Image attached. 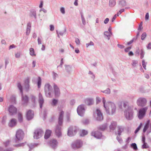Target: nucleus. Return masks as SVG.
I'll return each instance as SVG.
<instances>
[{
  "label": "nucleus",
  "instance_id": "f257e3e1",
  "mask_svg": "<svg viewBox=\"0 0 151 151\" xmlns=\"http://www.w3.org/2000/svg\"><path fill=\"white\" fill-rule=\"evenodd\" d=\"M64 113L63 111L60 112L58 118V124L57 126L55 129L56 135L58 137L61 136L62 134L61 126L63 124Z\"/></svg>",
  "mask_w": 151,
  "mask_h": 151
},
{
  "label": "nucleus",
  "instance_id": "f03ea898",
  "mask_svg": "<svg viewBox=\"0 0 151 151\" xmlns=\"http://www.w3.org/2000/svg\"><path fill=\"white\" fill-rule=\"evenodd\" d=\"M106 113L110 115H113L114 114L116 111V107L114 103L109 102V104L104 108Z\"/></svg>",
  "mask_w": 151,
  "mask_h": 151
},
{
  "label": "nucleus",
  "instance_id": "7ed1b4c3",
  "mask_svg": "<svg viewBox=\"0 0 151 151\" xmlns=\"http://www.w3.org/2000/svg\"><path fill=\"white\" fill-rule=\"evenodd\" d=\"M134 111L132 108L128 107L125 109L124 111V116L126 119L128 120H132L134 118Z\"/></svg>",
  "mask_w": 151,
  "mask_h": 151
},
{
  "label": "nucleus",
  "instance_id": "20e7f679",
  "mask_svg": "<svg viewBox=\"0 0 151 151\" xmlns=\"http://www.w3.org/2000/svg\"><path fill=\"white\" fill-rule=\"evenodd\" d=\"M44 91L45 96L49 98L52 97L53 91L52 87L50 84L47 83L45 85Z\"/></svg>",
  "mask_w": 151,
  "mask_h": 151
},
{
  "label": "nucleus",
  "instance_id": "39448f33",
  "mask_svg": "<svg viewBox=\"0 0 151 151\" xmlns=\"http://www.w3.org/2000/svg\"><path fill=\"white\" fill-rule=\"evenodd\" d=\"M17 86L20 90V92L22 94V104L23 105H26L28 103L29 98L26 95H23L22 87L20 83H19L18 84Z\"/></svg>",
  "mask_w": 151,
  "mask_h": 151
},
{
  "label": "nucleus",
  "instance_id": "423d86ee",
  "mask_svg": "<svg viewBox=\"0 0 151 151\" xmlns=\"http://www.w3.org/2000/svg\"><path fill=\"white\" fill-rule=\"evenodd\" d=\"M147 102V101L146 98L140 97L137 99V104L139 106L144 107L146 105Z\"/></svg>",
  "mask_w": 151,
  "mask_h": 151
},
{
  "label": "nucleus",
  "instance_id": "0eeeda50",
  "mask_svg": "<svg viewBox=\"0 0 151 151\" xmlns=\"http://www.w3.org/2000/svg\"><path fill=\"white\" fill-rule=\"evenodd\" d=\"M43 134L44 132L42 129H37L35 131V135L34 136V138L36 139H38L43 135Z\"/></svg>",
  "mask_w": 151,
  "mask_h": 151
},
{
  "label": "nucleus",
  "instance_id": "6e6552de",
  "mask_svg": "<svg viewBox=\"0 0 151 151\" xmlns=\"http://www.w3.org/2000/svg\"><path fill=\"white\" fill-rule=\"evenodd\" d=\"M148 109V107L146 106L141 108L139 110L138 117L139 119H142L143 118Z\"/></svg>",
  "mask_w": 151,
  "mask_h": 151
},
{
  "label": "nucleus",
  "instance_id": "1a4fd4ad",
  "mask_svg": "<svg viewBox=\"0 0 151 151\" xmlns=\"http://www.w3.org/2000/svg\"><path fill=\"white\" fill-rule=\"evenodd\" d=\"M16 142H17L18 141H20L22 140L24 137V132L23 131L20 129L18 130L16 134Z\"/></svg>",
  "mask_w": 151,
  "mask_h": 151
},
{
  "label": "nucleus",
  "instance_id": "9d476101",
  "mask_svg": "<svg viewBox=\"0 0 151 151\" xmlns=\"http://www.w3.org/2000/svg\"><path fill=\"white\" fill-rule=\"evenodd\" d=\"M77 131V129L75 127L70 126L68 129V135L70 137L73 136L76 134Z\"/></svg>",
  "mask_w": 151,
  "mask_h": 151
},
{
  "label": "nucleus",
  "instance_id": "9b49d317",
  "mask_svg": "<svg viewBox=\"0 0 151 151\" xmlns=\"http://www.w3.org/2000/svg\"><path fill=\"white\" fill-rule=\"evenodd\" d=\"M82 145V141L81 140H77L73 142L71 146L73 148L76 149L81 147Z\"/></svg>",
  "mask_w": 151,
  "mask_h": 151
},
{
  "label": "nucleus",
  "instance_id": "f8f14e48",
  "mask_svg": "<svg viewBox=\"0 0 151 151\" xmlns=\"http://www.w3.org/2000/svg\"><path fill=\"white\" fill-rule=\"evenodd\" d=\"M85 111L84 105L82 104L79 106L77 109V112L78 114L81 116H83Z\"/></svg>",
  "mask_w": 151,
  "mask_h": 151
},
{
  "label": "nucleus",
  "instance_id": "ddd939ff",
  "mask_svg": "<svg viewBox=\"0 0 151 151\" xmlns=\"http://www.w3.org/2000/svg\"><path fill=\"white\" fill-rule=\"evenodd\" d=\"M8 111L10 115L12 116L16 114L17 109L12 105H10L9 107Z\"/></svg>",
  "mask_w": 151,
  "mask_h": 151
},
{
  "label": "nucleus",
  "instance_id": "4468645a",
  "mask_svg": "<svg viewBox=\"0 0 151 151\" xmlns=\"http://www.w3.org/2000/svg\"><path fill=\"white\" fill-rule=\"evenodd\" d=\"M96 111L97 114V117L96 118V120L98 121L102 120L103 119V116L101 111L99 109H97Z\"/></svg>",
  "mask_w": 151,
  "mask_h": 151
},
{
  "label": "nucleus",
  "instance_id": "2eb2a0df",
  "mask_svg": "<svg viewBox=\"0 0 151 151\" xmlns=\"http://www.w3.org/2000/svg\"><path fill=\"white\" fill-rule=\"evenodd\" d=\"M34 116V112L31 110H29L27 113L26 117L28 120L32 119L33 118Z\"/></svg>",
  "mask_w": 151,
  "mask_h": 151
},
{
  "label": "nucleus",
  "instance_id": "dca6fc26",
  "mask_svg": "<svg viewBox=\"0 0 151 151\" xmlns=\"http://www.w3.org/2000/svg\"><path fill=\"white\" fill-rule=\"evenodd\" d=\"M38 102L39 103L40 108H42V105L44 103V99L41 93H39L38 95Z\"/></svg>",
  "mask_w": 151,
  "mask_h": 151
},
{
  "label": "nucleus",
  "instance_id": "f3484780",
  "mask_svg": "<svg viewBox=\"0 0 151 151\" xmlns=\"http://www.w3.org/2000/svg\"><path fill=\"white\" fill-rule=\"evenodd\" d=\"M17 120L14 118L12 119L9 122L8 125L10 127H13L15 126L17 124Z\"/></svg>",
  "mask_w": 151,
  "mask_h": 151
},
{
  "label": "nucleus",
  "instance_id": "a211bd4d",
  "mask_svg": "<svg viewBox=\"0 0 151 151\" xmlns=\"http://www.w3.org/2000/svg\"><path fill=\"white\" fill-rule=\"evenodd\" d=\"M91 135L97 139L101 138L102 135L101 133L98 131L92 132Z\"/></svg>",
  "mask_w": 151,
  "mask_h": 151
},
{
  "label": "nucleus",
  "instance_id": "6ab92c4d",
  "mask_svg": "<svg viewBox=\"0 0 151 151\" xmlns=\"http://www.w3.org/2000/svg\"><path fill=\"white\" fill-rule=\"evenodd\" d=\"M58 142L57 141L53 139L52 140H51L49 142L50 145L53 148H55L58 145Z\"/></svg>",
  "mask_w": 151,
  "mask_h": 151
},
{
  "label": "nucleus",
  "instance_id": "aec40b11",
  "mask_svg": "<svg viewBox=\"0 0 151 151\" xmlns=\"http://www.w3.org/2000/svg\"><path fill=\"white\" fill-rule=\"evenodd\" d=\"M54 88L55 96H59L60 93V90L58 86L55 84H54Z\"/></svg>",
  "mask_w": 151,
  "mask_h": 151
},
{
  "label": "nucleus",
  "instance_id": "412c9836",
  "mask_svg": "<svg viewBox=\"0 0 151 151\" xmlns=\"http://www.w3.org/2000/svg\"><path fill=\"white\" fill-rule=\"evenodd\" d=\"M29 78H27L24 81V87L26 90L28 91L29 88Z\"/></svg>",
  "mask_w": 151,
  "mask_h": 151
},
{
  "label": "nucleus",
  "instance_id": "4be33fe9",
  "mask_svg": "<svg viewBox=\"0 0 151 151\" xmlns=\"http://www.w3.org/2000/svg\"><path fill=\"white\" fill-rule=\"evenodd\" d=\"M85 103L88 105H92L93 103V100L92 98H87L85 100Z\"/></svg>",
  "mask_w": 151,
  "mask_h": 151
},
{
  "label": "nucleus",
  "instance_id": "5701e85b",
  "mask_svg": "<svg viewBox=\"0 0 151 151\" xmlns=\"http://www.w3.org/2000/svg\"><path fill=\"white\" fill-rule=\"evenodd\" d=\"M117 123L116 122L112 121L109 126V128L111 130H114L116 128Z\"/></svg>",
  "mask_w": 151,
  "mask_h": 151
},
{
  "label": "nucleus",
  "instance_id": "b1692460",
  "mask_svg": "<svg viewBox=\"0 0 151 151\" xmlns=\"http://www.w3.org/2000/svg\"><path fill=\"white\" fill-rule=\"evenodd\" d=\"M29 16L30 17H34L35 19H36V12L34 10H31L29 14Z\"/></svg>",
  "mask_w": 151,
  "mask_h": 151
},
{
  "label": "nucleus",
  "instance_id": "393cba45",
  "mask_svg": "<svg viewBox=\"0 0 151 151\" xmlns=\"http://www.w3.org/2000/svg\"><path fill=\"white\" fill-rule=\"evenodd\" d=\"M51 133L52 131L51 130H47L44 136L45 138V139H48L50 136Z\"/></svg>",
  "mask_w": 151,
  "mask_h": 151
},
{
  "label": "nucleus",
  "instance_id": "a878e982",
  "mask_svg": "<svg viewBox=\"0 0 151 151\" xmlns=\"http://www.w3.org/2000/svg\"><path fill=\"white\" fill-rule=\"evenodd\" d=\"M31 28V23L29 22L27 24V26L26 29V34L27 35H28L30 32Z\"/></svg>",
  "mask_w": 151,
  "mask_h": 151
},
{
  "label": "nucleus",
  "instance_id": "bb28decb",
  "mask_svg": "<svg viewBox=\"0 0 151 151\" xmlns=\"http://www.w3.org/2000/svg\"><path fill=\"white\" fill-rule=\"evenodd\" d=\"M150 122V120H148L147 121L143 130V133L145 132L148 128Z\"/></svg>",
  "mask_w": 151,
  "mask_h": 151
},
{
  "label": "nucleus",
  "instance_id": "cd10ccee",
  "mask_svg": "<svg viewBox=\"0 0 151 151\" xmlns=\"http://www.w3.org/2000/svg\"><path fill=\"white\" fill-rule=\"evenodd\" d=\"M18 119L19 122L22 123V122L23 120V116L21 112H19L18 114Z\"/></svg>",
  "mask_w": 151,
  "mask_h": 151
},
{
  "label": "nucleus",
  "instance_id": "c85d7f7f",
  "mask_svg": "<svg viewBox=\"0 0 151 151\" xmlns=\"http://www.w3.org/2000/svg\"><path fill=\"white\" fill-rule=\"evenodd\" d=\"M107 126V124H104L98 127V129L104 131L106 129Z\"/></svg>",
  "mask_w": 151,
  "mask_h": 151
},
{
  "label": "nucleus",
  "instance_id": "c756f323",
  "mask_svg": "<svg viewBox=\"0 0 151 151\" xmlns=\"http://www.w3.org/2000/svg\"><path fill=\"white\" fill-rule=\"evenodd\" d=\"M65 69L67 72L68 73H70V71L72 69V67L70 65H65Z\"/></svg>",
  "mask_w": 151,
  "mask_h": 151
},
{
  "label": "nucleus",
  "instance_id": "7c9ffc66",
  "mask_svg": "<svg viewBox=\"0 0 151 151\" xmlns=\"http://www.w3.org/2000/svg\"><path fill=\"white\" fill-rule=\"evenodd\" d=\"M80 14L81 15V20L82 22V24L83 25H85L86 24V22L85 19V18L84 17V15L83 13L82 12H80Z\"/></svg>",
  "mask_w": 151,
  "mask_h": 151
},
{
  "label": "nucleus",
  "instance_id": "2f4dec72",
  "mask_svg": "<svg viewBox=\"0 0 151 151\" xmlns=\"http://www.w3.org/2000/svg\"><path fill=\"white\" fill-rule=\"evenodd\" d=\"M118 135H120L121 133L123 131L124 128L121 126H119L118 127Z\"/></svg>",
  "mask_w": 151,
  "mask_h": 151
},
{
  "label": "nucleus",
  "instance_id": "473e14b6",
  "mask_svg": "<svg viewBox=\"0 0 151 151\" xmlns=\"http://www.w3.org/2000/svg\"><path fill=\"white\" fill-rule=\"evenodd\" d=\"M116 4V0H110L109 1V6L111 7H113Z\"/></svg>",
  "mask_w": 151,
  "mask_h": 151
},
{
  "label": "nucleus",
  "instance_id": "72a5a7b5",
  "mask_svg": "<svg viewBox=\"0 0 151 151\" xmlns=\"http://www.w3.org/2000/svg\"><path fill=\"white\" fill-rule=\"evenodd\" d=\"M119 4L122 7H124L126 5V2L124 0H120Z\"/></svg>",
  "mask_w": 151,
  "mask_h": 151
},
{
  "label": "nucleus",
  "instance_id": "f704fd0d",
  "mask_svg": "<svg viewBox=\"0 0 151 151\" xmlns=\"http://www.w3.org/2000/svg\"><path fill=\"white\" fill-rule=\"evenodd\" d=\"M30 55L32 56H35L36 55L35 54V51L33 48H31L29 49Z\"/></svg>",
  "mask_w": 151,
  "mask_h": 151
},
{
  "label": "nucleus",
  "instance_id": "c9c22d12",
  "mask_svg": "<svg viewBox=\"0 0 151 151\" xmlns=\"http://www.w3.org/2000/svg\"><path fill=\"white\" fill-rule=\"evenodd\" d=\"M131 147L133 148L134 150H138L136 144L135 143H133L131 145Z\"/></svg>",
  "mask_w": 151,
  "mask_h": 151
},
{
  "label": "nucleus",
  "instance_id": "e433bc0d",
  "mask_svg": "<svg viewBox=\"0 0 151 151\" xmlns=\"http://www.w3.org/2000/svg\"><path fill=\"white\" fill-rule=\"evenodd\" d=\"M104 34L105 35L108 37V39L109 40L110 39L111 35L110 32L107 31H105L104 32Z\"/></svg>",
  "mask_w": 151,
  "mask_h": 151
},
{
  "label": "nucleus",
  "instance_id": "4c0bfd02",
  "mask_svg": "<svg viewBox=\"0 0 151 151\" xmlns=\"http://www.w3.org/2000/svg\"><path fill=\"white\" fill-rule=\"evenodd\" d=\"M11 102L13 104H16V99L15 97L13 96H12L11 98Z\"/></svg>",
  "mask_w": 151,
  "mask_h": 151
},
{
  "label": "nucleus",
  "instance_id": "58836bf2",
  "mask_svg": "<svg viewBox=\"0 0 151 151\" xmlns=\"http://www.w3.org/2000/svg\"><path fill=\"white\" fill-rule=\"evenodd\" d=\"M88 134L87 131L85 130H82L81 131V133L80 134L81 136H83Z\"/></svg>",
  "mask_w": 151,
  "mask_h": 151
},
{
  "label": "nucleus",
  "instance_id": "ea45409f",
  "mask_svg": "<svg viewBox=\"0 0 151 151\" xmlns=\"http://www.w3.org/2000/svg\"><path fill=\"white\" fill-rule=\"evenodd\" d=\"M58 101L57 99H54L52 100V105L53 106H55L56 105Z\"/></svg>",
  "mask_w": 151,
  "mask_h": 151
},
{
  "label": "nucleus",
  "instance_id": "a19ab883",
  "mask_svg": "<svg viewBox=\"0 0 151 151\" xmlns=\"http://www.w3.org/2000/svg\"><path fill=\"white\" fill-rule=\"evenodd\" d=\"M101 92L106 94H110V89L109 88H107L106 90L102 91Z\"/></svg>",
  "mask_w": 151,
  "mask_h": 151
},
{
  "label": "nucleus",
  "instance_id": "79ce46f5",
  "mask_svg": "<svg viewBox=\"0 0 151 151\" xmlns=\"http://www.w3.org/2000/svg\"><path fill=\"white\" fill-rule=\"evenodd\" d=\"M41 83V79L40 77H39L38 79L37 85L38 88H39L40 86Z\"/></svg>",
  "mask_w": 151,
  "mask_h": 151
},
{
  "label": "nucleus",
  "instance_id": "37998d69",
  "mask_svg": "<svg viewBox=\"0 0 151 151\" xmlns=\"http://www.w3.org/2000/svg\"><path fill=\"white\" fill-rule=\"evenodd\" d=\"M13 150V149L10 148L8 149H6L5 150L3 147H0V151H12Z\"/></svg>",
  "mask_w": 151,
  "mask_h": 151
},
{
  "label": "nucleus",
  "instance_id": "c03bdc74",
  "mask_svg": "<svg viewBox=\"0 0 151 151\" xmlns=\"http://www.w3.org/2000/svg\"><path fill=\"white\" fill-rule=\"evenodd\" d=\"M142 123H140L139 125L136 129V130H135V131L134 132V133L135 134L136 133L139 131L140 129L142 126Z\"/></svg>",
  "mask_w": 151,
  "mask_h": 151
},
{
  "label": "nucleus",
  "instance_id": "a18cd8bd",
  "mask_svg": "<svg viewBox=\"0 0 151 151\" xmlns=\"http://www.w3.org/2000/svg\"><path fill=\"white\" fill-rule=\"evenodd\" d=\"M143 144L142 146V148L147 149L149 147V146L146 143H144Z\"/></svg>",
  "mask_w": 151,
  "mask_h": 151
},
{
  "label": "nucleus",
  "instance_id": "49530a36",
  "mask_svg": "<svg viewBox=\"0 0 151 151\" xmlns=\"http://www.w3.org/2000/svg\"><path fill=\"white\" fill-rule=\"evenodd\" d=\"M147 36V34L146 32H143L141 36V39L142 40H143Z\"/></svg>",
  "mask_w": 151,
  "mask_h": 151
},
{
  "label": "nucleus",
  "instance_id": "de8ad7c7",
  "mask_svg": "<svg viewBox=\"0 0 151 151\" xmlns=\"http://www.w3.org/2000/svg\"><path fill=\"white\" fill-rule=\"evenodd\" d=\"M145 52L143 49L140 50V58L142 59L144 57Z\"/></svg>",
  "mask_w": 151,
  "mask_h": 151
},
{
  "label": "nucleus",
  "instance_id": "09e8293b",
  "mask_svg": "<svg viewBox=\"0 0 151 151\" xmlns=\"http://www.w3.org/2000/svg\"><path fill=\"white\" fill-rule=\"evenodd\" d=\"M38 145V144H30L29 146L30 148L29 150H30V149H32V148H33L35 147H36L37 146V145Z\"/></svg>",
  "mask_w": 151,
  "mask_h": 151
},
{
  "label": "nucleus",
  "instance_id": "8fccbe9b",
  "mask_svg": "<svg viewBox=\"0 0 151 151\" xmlns=\"http://www.w3.org/2000/svg\"><path fill=\"white\" fill-rule=\"evenodd\" d=\"M102 102L104 104V108L107 105V104H109V102H108L105 104L106 100L105 98L104 97H103L102 98Z\"/></svg>",
  "mask_w": 151,
  "mask_h": 151
},
{
  "label": "nucleus",
  "instance_id": "3c124183",
  "mask_svg": "<svg viewBox=\"0 0 151 151\" xmlns=\"http://www.w3.org/2000/svg\"><path fill=\"white\" fill-rule=\"evenodd\" d=\"M52 76L53 79L55 80L58 77V74L54 72H52Z\"/></svg>",
  "mask_w": 151,
  "mask_h": 151
},
{
  "label": "nucleus",
  "instance_id": "603ef678",
  "mask_svg": "<svg viewBox=\"0 0 151 151\" xmlns=\"http://www.w3.org/2000/svg\"><path fill=\"white\" fill-rule=\"evenodd\" d=\"M116 139L118 140L119 143H121L122 142V139L120 137V135H118L116 137Z\"/></svg>",
  "mask_w": 151,
  "mask_h": 151
},
{
  "label": "nucleus",
  "instance_id": "864d4df0",
  "mask_svg": "<svg viewBox=\"0 0 151 151\" xmlns=\"http://www.w3.org/2000/svg\"><path fill=\"white\" fill-rule=\"evenodd\" d=\"M9 144V141L7 140L4 142V145L5 147L8 146Z\"/></svg>",
  "mask_w": 151,
  "mask_h": 151
},
{
  "label": "nucleus",
  "instance_id": "5fc2aeb1",
  "mask_svg": "<svg viewBox=\"0 0 151 151\" xmlns=\"http://www.w3.org/2000/svg\"><path fill=\"white\" fill-rule=\"evenodd\" d=\"M146 63H145L144 60H142V66H143L145 70L146 69Z\"/></svg>",
  "mask_w": 151,
  "mask_h": 151
},
{
  "label": "nucleus",
  "instance_id": "6e6d98bb",
  "mask_svg": "<svg viewBox=\"0 0 151 151\" xmlns=\"http://www.w3.org/2000/svg\"><path fill=\"white\" fill-rule=\"evenodd\" d=\"M35 97L33 95H31V100L34 103H35Z\"/></svg>",
  "mask_w": 151,
  "mask_h": 151
},
{
  "label": "nucleus",
  "instance_id": "4d7b16f0",
  "mask_svg": "<svg viewBox=\"0 0 151 151\" xmlns=\"http://www.w3.org/2000/svg\"><path fill=\"white\" fill-rule=\"evenodd\" d=\"M123 106L124 108H127L129 106H128V103L127 102H124L123 103Z\"/></svg>",
  "mask_w": 151,
  "mask_h": 151
},
{
  "label": "nucleus",
  "instance_id": "13d9d810",
  "mask_svg": "<svg viewBox=\"0 0 151 151\" xmlns=\"http://www.w3.org/2000/svg\"><path fill=\"white\" fill-rule=\"evenodd\" d=\"M96 103L97 104L99 103L101 101L100 98L99 97H97L96 98Z\"/></svg>",
  "mask_w": 151,
  "mask_h": 151
},
{
  "label": "nucleus",
  "instance_id": "bf43d9fd",
  "mask_svg": "<svg viewBox=\"0 0 151 151\" xmlns=\"http://www.w3.org/2000/svg\"><path fill=\"white\" fill-rule=\"evenodd\" d=\"M94 45V44L93 43L92 41H90V42L89 43H87L86 44V47H88L89 46H90V45L93 46V45Z\"/></svg>",
  "mask_w": 151,
  "mask_h": 151
},
{
  "label": "nucleus",
  "instance_id": "052dcab7",
  "mask_svg": "<svg viewBox=\"0 0 151 151\" xmlns=\"http://www.w3.org/2000/svg\"><path fill=\"white\" fill-rule=\"evenodd\" d=\"M24 143H20L17 145H14V146L16 147H21L24 146Z\"/></svg>",
  "mask_w": 151,
  "mask_h": 151
},
{
  "label": "nucleus",
  "instance_id": "680f3d73",
  "mask_svg": "<svg viewBox=\"0 0 151 151\" xmlns=\"http://www.w3.org/2000/svg\"><path fill=\"white\" fill-rule=\"evenodd\" d=\"M60 11L62 14H65V9L64 7H62L60 8Z\"/></svg>",
  "mask_w": 151,
  "mask_h": 151
},
{
  "label": "nucleus",
  "instance_id": "e2e57ef3",
  "mask_svg": "<svg viewBox=\"0 0 151 151\" xmlns=\"http://www.w3.org/2000/svg\"><path fill=\"white\" fill-rule=\"evenodd\" d=\"M83 122L84 124H87L89 123V121L87 119H85L83 121Z\"/></svg>",
  "mask_w": 151,
  "mask_h": 151
},
{
  "label": "nucleus",
  "instance_id": "0e129e2a",
  "mask_svg": "<svg viewBox=\"0 0 151 151\" xmlns=\"http://www.w3.org/2000/svg\"><path fill=\"white\" fill-rule=\"evenodd\" d=\"M132 62V65L134 67L135 66V65L137 64V61L136 60H133Z\"/></svg>",
  "mask_w": 151,
  "mask_h": 151
},
{
  "label": "nucleus",
  "instance_id": "69168bd1",
  "mask_svg": "<svg viewBox=\"0 0 151 151\" xmlns=\"http://www.w3.org/2000/svg\"><path fill=\"white\" fill-rule=\"evenodd\" d=\"M75 42L77 45H79L80 44V40L79 39L77 38H76L75 39Z\"/></svg>",
  "mask_w": 151,
  "mask_h": 151
},
{
  "label": "nucleus",
  "instance_id": "338daca9",
  "mask_svg": "<svg viewBox=\"0 0 151 151\" xmlns=\"http://www.w3.org/2000/svg\"><path fill=\"white\" fill-rule=\"evenodd\" d=\"M66 31V29H65L64 30L60 31L59 32V34L62 36H63Z\"/></svg>",
  "mask_w": 151,
  "mask_h": 151
},
{
  "label": "nucleus",
  "instance_id": "774afa93",
  "mask_svg": "<svg viewBox=\"0 0 151 151\" xmlns=\"http://www.w3.org/2000/svg\"><path fill=\"white\" fill-rule=\"evenodd\" d=\"M20 53L19 52H17L15 55V56L16 58H20Z\"/></svg>",
  "mask_w": 151,
  "mask_h": 151
}]
</instances>
